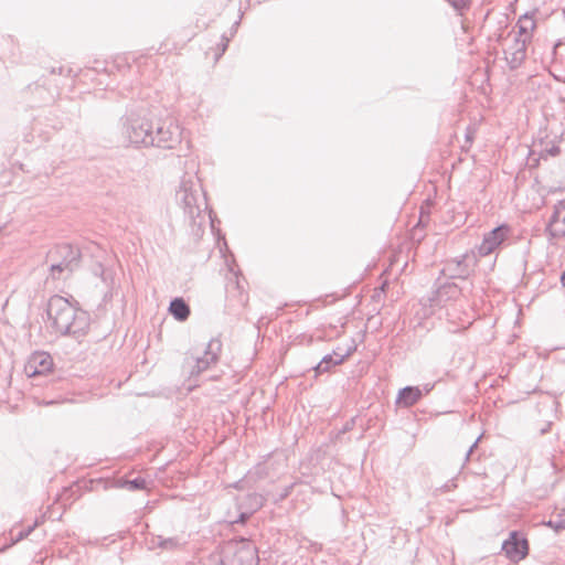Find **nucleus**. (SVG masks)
<instances>
[{
    "label": "nucleus",
    "instance_id": "nucleus-33",
    "mask_svg": "<svg viewBox=\"0 0 565 565\" xmlns=\"http://www.w3.org/2000/svg\"><path fill=\"white\" fill-rule=\"evenodd\" d=\"M561 282H562V286L565 287V270L561 275Z\"/></svg>",
    "mask_w": 565,
    "mask_h": 565
},
{
    "label": "nucleus",
    "instance_id": "nucleus-18",
    "mask_svg": "<svg viewBox=\"0 0 565 565\" xmlns=\"http://www.w3.org/2000/svg\"><path fill=\"white\" fill-rule=\"evenodd\" d=\"M152 545L164 551H177L182 547L183 543L178 536L163 537L159 535L152 540Z\"/></svg>",
    "mask_w": 565,
    "mask_h": 565
},
{
    "label": "nucleus",
    "instance_id": "nucleus-13",
    "mask_svg": "<svg viewBox=\"0 0 565 565\" xmlns=\"http://www.w3.org/2000/svg\"><path fill=\"white\" fill-rule=\"evenodd\" d=\"M526 38H514L513 43L504 50L505 61L511 70L519 68L526 57Z\"/></svg>",
    "mask_w": 565,
    "mask_h": 565
},
{
    "label": "nucleus",
    "instance_id": "nucleus-10",
    "mask_svg": "<svg viewBox=\"0 0 565 565\" xmlns=\"http://www.w3.org/2000/svg\"><path fill=\"white\" fill-rule=\"evenodd\" d=\"M510 227L508 225H500L487 233L479 245V254L488 256L493 253L501 244L508 238Z\"/></svg>",
    "mask_w": 565,
    "mask_h": 565
},
{
    "label": "nucleus",
    "instance_id": "nucleus-25",
    "mask_svg": "<svg viewBox=\"0 0 565 565\" xmlns=\"http://www.w3.org/2000/svg\"><path fill=\"white\" fill-rule=\"evenodd\" d=\"M228 43H230V38H227L226 35H223L221 44L218 45V53H216V56H215L216 60H218L224 54V52L226 51V49L228 46Z\"/></svg>",
    "mask_w": 565,
    "mask_h": 565
},
{
    "label": "nucleus",
    "instance_id": "nucleus-14",
    "mask_svg": "<svg viewBox=\"0 0 565 565\" xmlns=\"http://www.w3.org/2000/svg\"><path fill=\"white\" fill-rule=\"evenodd\" d=\"M460 294L461 290L455 282H445L434 291L430 301L436 306H443L449 300L457 299Z\"/></svg>",
    "mask_w": 565,
    "mask_h": 565
},
{
    "label": "nucleus",
    "instance_id": "nucleus-26",
    "mask_svg": "<svg viewBox=\"0 0 565 565\" xmlns=\"http://www.w3.org/2000/svg\"><path fill=\"white\" fill-rule=\"evenodd\" d=\"M354 424H355V419L354 418H351L350 420H348L344 426L342 427V429L339 431V434H345L348 431H350L353 427H354Z\"/></svg>",
    "mask_w": 565,
    "mask_h": 565
},
{
    "label": "nucleus",
    "instance_id": "nucleus-6",
    "mask_svg": "<svg viewBox=\"0 0 565 565\" xmlns=\"http://www.w3.org/2000/svg\"><path fill=\"white\" fill-rule=\"evenodd\" d=\"M222 343L218 339H212L207 343L203 356L185 358L184 366L189 367V376L196 377L204 371L209 370L218 361Z\"/></svg>",
    "mask_w": 565,
    "mask_h": 565
},
{
    "label": "nucleus",
    "instance_id": "nucleus-9",
    "mask_svg": "<svg viewBox=\"0 0 565 565\" xmlns=\"http://www.w3.org/2000/svg\"><path fill=\"white\" fill-rule=\"evenodd\" d=\"M502 550L512 562L523 559L529 553L527 540L518 532H511L508 540L502 544Z\"/></svg>",
    "mask_w": 565,
    "mask_h": 565
},
{
    "label": "nucleus",
    "instance_id": "nucleus-24",
    "mask_svg": "<svg viewBox=\"0 0 565 565\" xmlns=\"http://www.w3.org/2000/svg\"><path fill=\"white\" fill-rule=\"evenodd\" d=\"M38 525V522H35L33 525H30L28 526L26 529L20 531L18 534H17V537H15V542H19L25 537H28L32 532L33 530Z\"/></svg>",
    "mask_w": 565,
    "mask_h": 565
},
{
    "label": "nucleus",
    "instance_id": "nucleus-29",
    "mask_svg": "<svg viewBox=\"0 0 565 565\" xmlns=\"http://www.w3.org/2000/svg\"><path fill=\"white\" fill-rule=\"evenodd\" d=\"M456 487H457V484H456L455 480L452 479L444 484V490L450 491V490L455 489Z\"/></svg>",
    "mask_w": 565,
    "mask_h": 565
},
{
    "label": "nucleus",
    "instance_id": "nucleus-20",
    "mask_svg": "<svg viewBox=\"0 0 565 565\" xmlns=\"http://www.w3.org/2000/svg\"><path fill=\"white\" fill-rule=\"evenodd\" d=\"M519 35L516 38H526V42L531 39V31L535 28V22L527 14L521 17L518 21Z\"/></svg>",
    "mask_w": 565,
    "mask_h": 565
},
{
    "label": "nucleus",
    "instance_id": "nucleus-23",
    "mask_svg": "<svg viewBox=\"0 0 565 565\" xmlns=\"http://www.w3.org/2000/svg\"><path fill=\"white\" fill-rule=\"evenodd\" d=\"M548 525L554 527L555 530H563V529H565V514H559L557 516V520H551L548 522Z\"/></svg>",
    "mask_w": 565,
    "mask_h": 565
},
{
    "label": "nucleus",
    "instance_id": "nucleus-19",
    "mask_svg": "<svg viewBox=\"0 0 565 565\" xmlns=\"http://www.w3.org/2000/svg\"><path fill=\"white\" fill-rule=\"evenodd\" d=\"M113 487L127 488L130 491L143 490L147 488V481L141 477L135 478L132 480L120 478L113 484Z\"/></svg>",
    "mask_w": 565,
    "mask_h": 565
},
{
    "label": "nucleus",
    "instance_id": "nucleus-11",
    "mask_svg": "<svg viewBox=\"0 0 565 565\" xmlns=\"http://www.w3.org/2000/svg\"><path fill=\"white\" fill-rule=\"evenodd\" d=\"M53 367L52 356L46 352H34L26 365L25 373L29 377H34L38 375H44L49 373Z\"/></svg>",
    "mask_w": 565,
    "mask_h": 565
},
{
    "label": "nucleus",
    "instance_id": "nucleus-35",
    "mask_svg": "<svg viewBox=\"0 0 565 565\" xmlns=\"http://www.w3.org/2000/svg\"><path fill=\"white\" fill-rule=\"evenodd\" d=\"M446 2H448L450 4V0H445Z\"/></svg>",
    "mask_w": 565,
    "mask_h": 565
},
{
    "label": "nucleus",
    "instance_id": "nucleus-17",
    "mask_svg": "<svg viewBox=\"0 0 565 565\" xmlns=\"http://www.w3.org/2000/svg\"><path fill=\"white\" fill-rule=\"evenodd\" d=\"M169 311L178 321H185L190 316V307L182 298L171 300Z\"/></svg>",
    "mask_w": 565,
    "mask_h": 565
},
{
    "label": "nucleus",
    "instance_id": "nucleus-12",
    "mask_svg": "<svg viewBox=\"0 0 565 565\" xmlns=\"http://www.w3.org/2000/svg\"><path fill=\"white\" fill-rule=\"evenodd\" d=\"M546 232L551 238L565 237V202L559 201L554 206V211L546 226Z\"/></svg>",
    "mask_w": 565,
    "mask_h": 565
},
{
    "label": "nucleus",
    "instance_id": "nucleus-5",
    "mask_svg": "<svg viewBox=\"0 0 565 565\" xmlns=\"http://www.w3.org/2000/svg\"><path fill=\"white\" fill-rule=\"evenodd\" d=\"M150 147L174 149L182 141V129L174 120H159L153 124Z\"/></svg>",
    "mask_w": 565,
    "mask_h": 565
},
{
    "label": "nucleus",
    "instance_id": "nucleus-3",
    "mask_svg": "<svg viewBox=\"0 0 565 565\" xmlns=\"http://www.w3.org/2000/svg\"><path fill=\"white\" fill-rule=\"evenodd\" d=\"M153 122L135 113L126 114L120 118L119 130L125 143L131 146L150 147L153 138L151 137Z\"/></svg>",
    "mask_w": 565,
    "mask_h": 565
},
{
    "label": "nucleus",
    "instance_id": "nucleus-27",
    "mask_svg": "<svg viewBox=\"0 0 565 565\" xmlns=\"http://www.w3.org/2000/svg\"><path fill=\"white\" fill-rule=\"evenodd\" d=\"M252 499L254 500L256 509L263 507V504H264L263 495H259V494L255 493V494L252 495Z\"/></svg>",
    "mask_w": 565,
    "mask_h": 565
},
{
    "label": "nucleus",
    "instance_id": "nucleus-1",
    "mask_svg": "<svg viewBox=\"0 0 565 565\" xmlns=\"http://www.w3.org/2000/svg\"><path fill=\"white\" fill-rule=\"evenodd\" d=\"M46 313L52 328L62 335H82L89 327L88 313L58 295L49 299Z\"/></svg>",
    "mask_w": 565,
    "mask_h": 565
},
{
    "label": "nucleus",
    "instance_id": "nucleus-30",
    "mask_svg": "<svg viewBox=\"0 0 565 565\" xmlns=\"http://www.w3.org/2000/svg\"><path fill=\"white\" fill-rule=\"evenodd\" d=\"M290 488L291 487H288L285 491H281L280 499H285L289 494Z\"/></svg>",
    "mask_w": 565,
    "mask_h": 565
},
{
    "label": "nucleus",
    "instance_id": "nucleus-28",
    "mask_svg": "<svg viewBox=\"0 0 565 565\" xmlns=\"http://www.w3.org/2000/svg\"><path fill=\"white\" fill-rule=\"evenodd\" d=\"M478 440H479V439H477V440H476V441H475V443L469 447V449L467 450V452H466V457H465V462L469 460V458H470L471 454L473 452L475 448L477 447Z\"/></svg>",
    "mask_w": 565,
    "mask_h": 565
},
{
    "label": "nucleus",
    "instance_id": "nucleus-4",
    "mask_svg": "<svg viewBox=\"0 0 565 565\" xmlns=\"http://www.w3.org/2000/svg\"><path fill=\"white\" fill-rule=\"evenodd\" d=\"M81 259V250L71 244H60L53 247L46 255L50 263V277L60 279L65 271L73 273Z\"/></svg>",
    "mask_w": 565,
    "mask_h": 565
},
{
    "label": "nucleus",
    "instance_id": "nucleus-16",
    "mask_svg": "<svg viewBox=\"0 0 565 565\" xmlns=\"http://www.w3.org/2000/svg\"><path fill=\"white\" fill-rule=\"evenodd\" d=\"M349 354H340L337 352H333L332 354H327L322 358V360L317 364L315 367V371L317 374L326 373L328 372L332 366L339 365L343 363L345 358Z\"/></svg>",
    "mask_w": 565,
    "mask_h": 565
},
{
    "label": "nucleus",
    "instance_id": "nucleus-34",
    "mask_svg": "<svg viewBox=\"0 0 565 565\" xmlns=\"http://www.w3.org/2000/svg\"><path fill=\"white\" fill-rule=\"evenodd\" d=\"M246 518H247V515H246L245 513H243V514H241V516H239V520H238V521H239V522H244Z\"/></svg>",
    "mask_w": 565,
    "mask_h": 565
},
{
    "label": "nucleus",
    "instance_id": "nucleus-32",
    "mask_svg": "<svg viewBox=\"0 0 565 565\" xmlns=\"http://www.w3.org/2000/svg\"><path fill=\"white\" fill-rule=\"evenodd\" d=\"M466 139H467V141H468V142H471V141H472V134H471L470 131H468V132L466 134Z\"/></svg>",
    "mask_w": 565,
    "mask_h": 565
},
{
    "label": "nucleus",
    "instance_id": "nucleus-15",
    "mask_svg": "<svg viewBox=\"0 0 565 565\" xmlns=\"http://www.w3.org/2000/svg\"><path fill=\"white\" fill-rule=\"evenodd\" d=\"M422 396L423 393L417 386H406L399 390L396 397V404L404 407H411L415 405Z\"/></svg>",
    "mask_w": 565,
    "mask_h": 565
},
{
    "label": "nucleus",
    "instance_id": "nucleus-22",
    "mask_svg": "<svg viewBox=\"0 0 565 565\" xmlns=\"http://www.w3.org/2000/svg\"><path fill=\"white\" fill-rule=\"evenodd\" d=\"M559 151H561L559 147L556 145H553L552 147L545 148L544 150H542L540 156H541V158L546 159L548 156H551V157L557 156L559 153Z\"/></svg>",
    "mask_w": 565,
    "mask_h": 565
},
{
    "label": "nucleus",
    "instance_id": "nucleus-21",
    "mask_svg": "<svg viewBox=\"0 0 565 565\" xmlns=\"http://www.w3.org/2000/svg\"><path fill=\"white\" fill-rule=\"evenodd\" d=\"M450 6L459 15H463L470 9L471 0H450Z\"/></svg>",
    "mask_w": 565,
    "mask_h": 565
},
{
    "label": "nucleus",
    "instance_id": "nucleus-2",
    "mask_svg": "<svg viewBox=\"0 0 565 565\" xmlns=\"http://www.w3.org/2000/svg\"><path fill=\"white\" fill-rule=\"evenodd\" d=\"M177 200L193 226L201 227L204 224L206 213H209L212 227L214 226L212 211L207 210L206 196L198 179L184 178L177 191Z\"/></svg>",
    "mask_w": 565,
    "mask_h": 565
},
{
    "label": "nucleus",
    "instance_id": "nucleus-7",
    "mask_svg": "<svg viewBox=\"0 0 565 565\" xmlns=\"http://www.w3.org/2000/svg\"><path fill=\"white\" fill-rule=\"evenodd\" d=\"M226 550L232 553L231 565H258L256 546L244 537L230 542Z\"/></svg>",
    "mask_w": 565,
    "mask_h": 565
},
{
    "label": "nucleus",
    "instance_id": "nucleus-8",
    "mask_svg": "<svg viewBox=\"0 0 565 565\" xmlns=\"http://www.w3.org/2000/svg\"><path fill=\"white\" fill-rule=\"evenodd\" d=\"M475 271V258L467 254L445 263L441 274L450 279H467Z\"/></svg>",
    "mask_w": 565,
    "mask_h": 565
},
{
    "label": "nucleus",
    "instance_id": "nucleus-31",
    "mask_svg": "<svg viewBox=\"0 0 565 565\" xmlns=\"http://www.w3.org/2000/svg\"><path fill=\"white\" fill-rule=\"evenodd\" d=\"M290 488L291 487H288L285 491H281L280 499H285L289 494Z\"/></svg>",
    "mask_w": 565,
    "mask_h": 565
}]
</instances>
